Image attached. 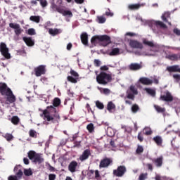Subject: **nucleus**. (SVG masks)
<instances>
[{"mask_svg":"<svg viewBox=\"0 0 180 180\" xmlns=\"http://www.w3.org/2000/svg\"><path fill=\"white\" fill-rule=\"evenodd\" d=\"M60 105L61 100L59 98H55L53 101V105L47 106L45 110L39 109V112H42V114H40L41 117H43L45 122L53 124L58 123L61 117L57 108Z\"/></svg>","mask_w":180,"mask_h":180,"instance_id":"obj_1","label":"nucleus"},{"mask_svg":"<svg viewBox=\"0 0 180 180\" xmlns=\"http://www.w3.org/2000/svg\"><path fill=\"white\" fill-rule=\"evenodd\" d=\"M0 94L2 96L6 97V105H11V103L16 102V96L6 83H0Z\"/></svg>","mask_w":180,"mask_h":180,"instance_id":"obj_2","label":"nucleus"},{"mask_svg":"<svg viewBox=\"0 0 180 180\" xmlns=\"http://www.w3.org/2000/svg\"><path fill=\"white\" fill-rule=\"evenodd\" d=\"M96 81L101 85H106L108 82H112V75L105 72H101L96 76Z\"/></svg>","mask_w":180,"mask_h":180,"instance_id":"obj_3","label":"nucleus"},{"mask_svg":"<svg viewBox=\"0 0 180 180\" xmlns=\"http://www.w3.org/2000/svg\"><path fill=\"white\" fill-rule=\"evenodd\" d=\"M0 52L5 58H11V53H9V49L6 46V44L4 42L0 43Z\"/></svg>","mask_w":180,"mask_h":180,"instance_id":"obj_4","label":"nucleus"},{"mask_svg":"<svg viewBox=\"0 0 180 180\" xmlns=\"http://www.w3.org/2000/svg\"><path fill=\"white\" fill-rule=\"evenodd\" d=\"M127 169H126V166L121 165L119 166L117 169L113 170V175L115 176H117L118 178H122L124 174H126V172Z\"/></svg>","mask_w":180,"mask_h":180,"instance_id":"obj_5","label":"nucleus"},{"mask_svg":"<svg viewBox=\"0 0 180 180\" xmlns=\"http://www.w3.org/2000/svg\"><path fill=\"white\" fill-rule=\"evenodd\" d=\"M160 100L163 101V102H172L174 101V96L169 91L167 90L164 92L163 95L160 96Z\"/></svg>","mask_w":180,"mask_h":180,"instance_id":"obj_6","label":"nucleus"},{"mask_svg":"<svg viewBox=\"0 0 180 180\" xmlns=\"http://www.w3.org/2000/svg\"><path fill=\"white\" fill-rule=\"evenodd\" d=\"M46 71L45 65H40L34 69V74L37 77H41V75H44L46 74Z\"/></svg>","mask_w":180,"mask_h":180,"instance_id":"obj_7","label":"nucleus"},{"mask_svg":"<svg viewBox=\"0 0 180 180\" xmlns=\"http://www.w3.org/2000/svg\"><path fill=\"white\" fill-rule=\"evenodd\" d=\"M99 40H100L101 46H103V47H106V46H109V44L112 43L110 37L108 35H100Z\"/></svg>","mask_w":180,"mask_h":180,"instance_id":"obj_8","label":"nucleus"},{"mask_svg":"<svg viewBox=\"0 0 180 180\" xmlns=\"http://www.w3.org/2000/svg\"><path fill=\"white\" fill-rule=\"evenodd\" d=\"M9 27L14 30L15 36H20V34H22V32H23V30L20 27V25L18 23L11 22L9 24Z\"/></svg>","mask_w":180,"mask_h":180,"instance_id":"obj_9","label":"nucleus"},{"mask_svg":"<svg viewBox=\"0 0 180 180\" xmlns=\"http://www.w3.org/2000/svg\"><path fill=\"white\" fill-rule=\"evenodd\" d=\"M113 160L109 158H105L101 160L99 164V168H108L110 164H112Z\"/></svg>","mask_w":180,"mask_h":180,"instance_id":"obj_10","label":"nucleus"},{"mask_svg":"<svg viewBox=\"0 0 180 180\" xmlns=\"http://www.w3.org/2000/svg\"><path fill=\"white\" fill-rule=\"evenodd\" d=\"M129 46L131 49H139V50H143V44L134 39H131L129 41Z\"/></svg>","mask_w":180,"mask_h":180,"instance_id":"obj_11","label":"nucleus"},{"mask_svg":"<svg viewBox=\"0 0 180 180\" xmlns=\"http://www.w3.org/2000/svg\"><path fill=\"white\" fill-rule=\"evenodd\" d=\"M13 171L15 174V176H18L19 179H20V178L23 176V172L22 171V165H16L14 167Z\"/></svg>","mask_w":180,"mask_h":180,"instance_id":"obj_12","label":"nucleus"},{"mask_svg":"<svg viewBox=\"0 0 180 180\" xmlns=\"http://www.w3.org/2000/svg\"><path fill=\"white\" fill-rule=\"evenodd\" d=\"M161 19L162 20H163V22H165V23H168L169 26H171V22L168 21V19H171V13L166 11L165 12L162 16H161Z\"/></svg>","mask_w":180,"mask_h":180,"instance_id":"obj_13","label":"nucleus"},{"mask_svg":"<svg viewBox=\"0 0 180 180\" xmlns=\"http://www.w3.org/2000/svg\"><path fill=\"white\" fill-rule=\"evenodd\" d=\"M164 161V158L162 156H160L159 158H157L156 159H153L152 162L158 168H161L162 167V162Z\"/></svg>","mask_w":180,"mask_h":180,"instance_id":"obj_14","label":"nucleus"},{"mask_svg":"<svg viewBox=\"0 0 180 180\" xmlns=\"http://www.w3.org/2000/svg\"><path fill=\"white\" fill-rule=\"evenodd\" d=\"M78 167V162L77 161H72L68 165V169L70 172L74 173L77 171V167Z\"/></svg>","mask_w":180,"mask_h":180,"instance_id":"obj_15","label":"nucleus"},{"mask_svg":"<svg viewBox=\"0 0 180 180\" xmlns=\"http://www.w3.org/2000/svg\"><path fill=\"white\" fill-rule=\"evenodd\" d=\"M166 58L167 60H170V61H178L180 60V53L176 54V53H172L166 56Z\"/></svg>","mask_w":180,"mask_h":180,"instance_id":"obj_16","label":"nucleus"},{"mask_svg":"<svg viewBox=\"0 0 180 180\" xmlns=\"http://www.w3.org/2000/svg\"><path fill=\"white\" fill-rule=\"evenodd\" d=\"M22 40L25 42V44H27L28 47L34 46V39H32L30 37H22Z\"/></svg>","mask_w":180,"mask_h":180,"instance_id":"obj_17","label":"nucleus"},{"mask_svg":"<svg viewBox=\"0 0 180 180\" xmlns=\"http://www.w3.org/2000/svg\"><path fill=\"white\" fill-rule=\"evenodd\" d=\"M89 155H91V150H89V149H86L79 157L80 161H85V160H88V158H89Z\"/></svg>","mask_w":180,"mask_h":180,"instance_id":"obj_18","label":"nucleus"},{"mask_svg":"<svg viewBox=\"0 0 180 180\" xmlns=\"http://www.w3.org/2000/svg\"><path fill=\"white\" fill-rule=\"evenodd\" d=\"M59 13L63 15V16H68L69 18H72V12L69 10H65L64 7H62L61 10H59Z\"/></svg>","mask_w":180,"mask_h":180,"instance_id":"obj_19","label":"nucleus"},{"mask_svg":"<svg viewBox=\"0 0 180 180\" xmlns=\"http://www.w3.org/2000/svg\"><path fill=\"white\" fill-rule=\"evenodd\" d=\"M139 82L142 84V85H151L153 84V80L147 77H141L139 79Z\"/></svg>","mask_w":180,"mask_h":180,"instance_id":"obj_20","label":"nucleus"},{"mask_svg":"<svg viewBox=\"0 0 180 180\" xmlns=\"http://www.w3.org/2000/svg\"><path fill=\"white\" fill-rule=\"evenodd\" d=\"M167 70L169 71V72H180L179 65H174L173 66H169L167 68Z\"/></svg>","mask_w":180,"mask_h":180,"instance_id":"obj_21","label":"nucleus"},{"mask_svg":"<svg viewBox=\"0 0 180 180\" xmlns=\"http://www.w3.org/2000/svg\"><path fill=\"white\" fill-rule=\"evenodd\" d=\"M142 67L143 66L139 63H131L129 65V70H131V71H137L141 70Z\"/></svg>","mask_w":180,"mask_h":180,"instance_id":"obj_22","label":"nucleus"},{"mask_svg":"<svg viewBox=\"0 0 180 180\" xmlns=\"http://www.w3.org/2000/svg\"><path fill=\"white\" fill-rule=\"evenodd\" d=\"M81 41L84 46L88 44V34L86 32H84L80 36Z\"/></svg>","mask_w":180,"mask_h":180,"instance_id":"obj_23","label":"nucleus"},{"mask_svg":"<svg viewBox=\"0 0 180 180\" xmlns=\"http://www.w3.org/2000/svg\"><path fill=\"white\" fill-rule=\"evenodd\" d=\"M153 141L157 144V146H162V137L160 136H156L153 139Z\"/></svg>","mask_w":180,"mask_h":180,"instance_id":"obj_24","label":"nucleus"},{"mask_svg":"<svg viewBox=\"0 0 180 180\" xmlns=\"http://www.w3.org/2000/svg\"><path fill=\"white\" fill-rule=\"evenodd\" d=\"M51 8L53 12H58V13H60V11L63 9V7L59 6L57 4H55L54 2H51Z\"/></svg>","mask_w":180,"mask_h":180,"instance_id":"obj_25","label":"nucleus"},{"mask_svg":"<svg viewBox=\"0 0 180 180\" xmlns=\"http://www.w3.org/2000/svg\"><path fill=\"white\" fill-rule=\"evenodd\" d=\"M114 109H116V105H115V103H113V102L109 101L107 104V110H108L110 113H112V111Z\"/></svg>","mask_w":180,"mask_h":180,"instance_id":"obj_26","label":"nucleus"},{"mask_svg":"<svg viewBox=\"0 0 180 180\" xmlns=\"http://www.w3.org/2000/svg\"><path fill=\"white\" fill-rule=\"evenodd\" d=\"M100 39V35L93 37L91 39V44L96 46V44H98V43L101 44V39Z\"/></svg>","mask_w":180,"mask_h":180,"instance_id":"obj_27","label":"nucleus"},{"mask_svg":"<svg viewBox=\"0 0 180 180\" xmlns=\"http://www.w3.org/2000/svg\"><path fill=\"white\" fill-rule=\"evenodd\" d=\"M155 25L157 26V27H161V29H167V25H165L162 21H155Z\"/></svg>","mask_w":180,"mask_h":180,"instance_id":"obj_28","label":"nucleus"},{"mask_svg":"<svg viewBox=\"0 0 180 180\" xmlns=\"http://www.w3.org/2000/svg\"><path fill=\"white\" fill-rule=\"evenodd\" d=\"M49 34H51V36H57V34H60V30L55 28H50L49 30Z\"/></svg>","mask_w":180,"mask_h":180,"instance_id":"obj_29","label":"nucleus"},{"mask_svg":"<svg viewBox=\"0 0 180 180\" xmlns=\"http://www.w3.org/2000/svg\"><path fill=\"white\" fill-rule=\"evenodd\" d=\"M44 161V159L39 153H37L35 158H34V162H38V164H41Z\"/></svg>","mask_w":180,"mask_h":180,"instance_id":"obj_30","label":"nucleus"},{"mask_svg":"<svg viewBox=\"0 0 180 180\" xmlns=\"http://www.w3.org/2000/svg\"><path fill=\"white\" fill-rule=\"evenodd\" d=\"M128 8L130 11H137L141 8V4H130Z\"/></svg>","mask_w":180,"mask_h":180,"instance_id":"obj_31","label":"nucleus"},{"mask_svg":"<svg viewBox=\"0 0 180 180\" xmlns=\"http://www.w3.org/2000/svg\"><path fill=\"white\" fill-rule=\"evenodd\" d=\"M30 20L34 22L35 23H40V16L32 15L30 17Z\"/></svg>","mask_w":180,"mask_h":180,"instance_id":"obj_32","label":"nucleus"},{"mask_svg":"<svg viewBox=\"0 0 180 180\" xmlns=\"http://www.w3.org/2000/svg\"><path fill=\"white\" fill-rule=\"evenodd\" d=\"M120 53V49L119 48H114L110 52L109 56H117Z\"/></svg>","mask_w":180,"mask_h":180,"instance_id":"obj_33","label":"nucleus"},{"mask_svg":"<svg viewBox=\"0 0 180 180\" xmlns=\"http://www.w3.org/2000/svg\"><path fill=\"white\" fill-rule=\"evenodd\" d=\"M145 91L147 92V94H148V95H150V96H153V98H154V96H155V91L151 88H146Z\"/></svg>","mask_w":180,"mask_h":180,"instance_id":"obj_34","label":"nucleus"},{"mask_svg":"<svg viewBox=\"0 0 180 180\" xmlns=\"http://www.w3.org/2000/svg\"><path fill=\"white\" fill-rule=\"evenodd\" d=\"M19 122H20V119H19V117L13 116L11 117V123H13V124L17 126V124H19Z\"/></svg>","mask_w":180,"mask_h":180,"instance_id":"obj_35","label":"nucleus"},{"mask_svg":"<svg viewBox=\"0 0 180 180\" xmlns=\"http://www.w3.org/2000/svg\"><path fill=\"white\" fill-rule=\"evenodd\" d=\"M67 79L69 82H71L72 84H77L79 79L72 76H68Z\"/></svg>","mask_w":180,"mask_h":180,"instance_id":"obj_36","label":"nucleus"},{"mask_svg":"<svg viewBox=\"0 0 180 180\" xmlns=\"http://www.w3.org/2000/svg\"><path fill=\"white\" fill-rule=\"evenodd\" d=\"M3 137L6 139L7 141H12V140H13V135H12V134L6 133L3 135Z\"/></svg>","mask_w":180,"mask_h":180,"instance_id":"obj_37","label":"nucleus"},{"mask_svg":"<svg viewBox=\"0 0 180 180\" xmlns=\"http://www.w3.org/2000/svg\"><path fill=\"white\" fill-rule=\"evenodd\" d=\"M37 155V153L34 150H30L27 153L28 158H30V160H34Z\"/></svg>","mask_w":180,"mask_h":180,"instance_id":"obj_38","label":"nucleus"},{"mask_svg":"<svg viewBox=\"0 0 180 180\" xmlns=\"http://www.w3.org/2000/svg\"><path fill=\"white\" fill-rule=\"evenodd\" d=\"M86 129L89 133H94L95 131V126H94L93 123H90L86 126Z\"/></svg>","mask_w":180,"mask_h":180,"instance_id":"obj_39","label":"nucleus"},{"mask_svg":"<svg viewBox=\"0 0 180 180\" xmlns=\"http://www.w3.org/2000/svg\"><path fill=\"white\" fill-rule=\"evenodd\" d=\"M154 108L158 113H165V108H161L160 105H154Z\"/></svg>","mask_w":180,"mask_h":180,"instance_id":"obj_40","label":"nucleus"},{"mask_svg":"<svg viewBox=\"0 0 180 180\" xmlns=\"http://www.w3.org/2000/svg\"><path fill=\"white\" fill-rule=\"evenodd\" d=\"M75 140H77V136H74L72 137V141H75V142H74V146H73V147H74V148L77 147V148H79V147H81V141H75Z\"/></svg>","mask_w":180,"mask_h":180,"instance_id":"obj_41","label":"nucleus"},{"mask_svg":"<svg viewBox=\"0 0 180 180\" xmlns=\"http://www.w3.org/2000/svg\"><path fill=\"white\" fill-rule=\"evenodd\" d=\"M143 44H145V46H148L149 47H154V43L151 41L147 40V39H143Z\"/></svg>","mask_w":180,"mask_h":180,"instance_id":"obj_42","label":"nucleus"},{"mask_svg":"<svg viewBox=\"0 0 180 180\" xmlns=\"http://www.w3.org/2000/svg\"><path fill=\"white\" fill-rule=\"evenodd\" d=\"M131 110L132 113H137L140 110V107H139V105L137 104H134L131 106Z\"/></svg>","mask_w":180,"mask_h":180,"instance_id":"obj_43","label":"nucleus"},{"mask_svg":"<svg viewBox=\"0 0 180 180\" xmlns=\"http://www.w3.org/2000/svg\"><path fill=\"white\" fill-rule=\"evenodd\" d=\"M24 175H25V176H32V175H33L32 169H24Z\"/></svg>","mask_w":180,"mask_h":180,"instance_id":"obj_44","label":"nucleus"},{"mask_svg":"<svg viewBox=\"0 0 180 180\" xmlns=\"http://www.w3.org/2000/svg\"><path fill=\"white\" fill-rule=\"evenodd\" d=\"M129 92L133 94L134 95H137L139 94V91H137V89L135 86L131 85L129 87Z\"/></svg>","mask_w":180,"mask_h":180,"instance_id":"obj_45","label":"nucleus"},{"mask_svg":"<svg viewBox=\"0 0 180 180\" xmlns=\"http://www.w3.org/2000/svg\"><path fill=\"white\" fill-rule=\"evenodd\" d=\"M134 94L130 93V91H127V98L128 99H131V101H134Z\"/></svg>","mask_w":180,"mask_h":180,"instance_id":"obj_46","label":"nucleus"},{"mask_svg":"<svg viewBox=\"0 0 180 180\" xmlns=\"http://www.w3.org/2000/svg\"><path fill=\"white\" fill-rule=\"evenodd\" d=\"M30 137H32L34 139H36L37 137V132L36 131L31 129L29 131Z\"/></svg>","mask_w":180,"mask_h":180,"instance_id":"obj_47","label":"nucleus"},{"mask_svg":"<svg viewBox=\"0 0 180 180\" xmlns=\"http://www.w3.org/2000/svg\"><path fill=\"white\" fill-rule=\"evenodd\" d=\"M96 108H98V109H100V110H102L105 108V105H103V103L99 101H97L96 102Z\"/></svg>","mask_w":180,"mask_h":180,"instance_id":"obj_48","label":"nucleus"},{"mask_svg":"<svg viewBox=\"0 0 180 180\" xmlns=\"http://www.w3.org/2000/svg\"><path fill=\"white\" fill-rule=\"evenodd\" d=\"M144 151V148L142 146L138 145L136 153V154H141Z\"/></svg>","mask_w":180,"mask_h":180,"instance_id":"obj_49","label":"nucleus"},{"mask_svg":"<svg viewBox=\"0 0 180 180\" xmlns=\"http://www.w3.org/2000/svg\"><path fill=\"white\" fill-rule=\"evenodd\" d=\"M97 22L98 23H105L106 22V18L103 16H98L97 17Z\"/></svg>","mask_w":180,"mask_h":180,"instance_id":"obj_50","label":"nucleus"},{"mask_svg":"<svg viewBox=\"0 0 180 180\" xmlns=\"http://www.w3.org/2000/svg\"><path fill=\"white\" fill-rule=\"evenodd\" d=\"M70 75L72 77H74L75 78H79V75L78 74V72H75L74 70L71 69L70 70Z\"/></svg>","mask_w":180,"mask_h":180,"instance_id":"obj_51","label":"nucleus"},{"mask_svg":"<svg viewBox=\"0 0 180 180\" xmlns=\"http://www.w3.org/2000/svg\"><path fill=\"white\" fill-rule=\"evenodd\" d=\"M27 33L30 36H34V34H36V30L33 28H30L27 30Z\"/></svg>","mask_w":180,"mask_h":180,"instance_id":"obj_52","label":"nucleus"},{"mask_svg":"<svg viewBox=\"0 0 180 180\" xmlns=\"http://www.w3.org/2000/svg\"><path fill=\"white\" fill-rule=\"evenodd\" d=\"M144 134H146V136H151V134H153V131L150 128H146Z\"/></svg>","mask_w":180,"mask_h":180,"instance_id":"obj_53","label":"nucleus"},{"mask_svg":"<svg viewBox=\"0 0 180 180\" xmlns=\"http://www.w3.org/2000/svg\"><path fill=\"white\" fill-rule=\"evenodd\" d=\"M39 1L40 2V5L41 6H42V8H46V6H47V1L46 0H37Z\"/></svg>","mask_w":180,"mask_h":180,"instance_id":"obj_54","label":"nucleus"},{"mask_svg":"<svg viewBox=\"0 0 180 180\" xmlns=\"http://www.w3.org/2000/svg\"><path fill=\"white\" fill-rule=\"evenodd\" d=\"M138 140L140 141L141 143H143L144 141V136L143 135V133L139 132L138 134Z\"/></svg>","mask_w":180,"mask_h":180,"instance_id":"obj_55","label":"nucleus"},{"mask_svg":"<svg viewBox=\"0 0 180 180\" xmlns=\"http://www.w3.org/2000/svg\"><path fill=\"white\" fill-rule=\"evenodd\" d=\"M57 178V175L55 174H49V180H56Z\"/></svg>","mask_w":180,"mask_h":180,"instance_id":"obj_56","label":"nucleus"},{"mask_svg":"<svg viewBox=\"0 0 180 180\" xmlns=\"http://www.w3.org/2000/svg\"><path fill=\"white\" fill-rule=\"evenodd\" d=\"M94 65L95 67H101V60H99V59H95L94 61Z\"/></svg>","mask_w":180,"mask_h":180,"instance_id":"obj_57","label":"nucleus"},{"mask_svg":"<svg viewBox=\"0 0 180 180\" xmlns=\"http://www.w3.org/2000/svg\"><path fill=\"white\" fill-rule=\"evenodd\" d=\"M8 180H19V177L15 175H11L8 176Z\"/></svg>","mask_w":180,"mask_h":180,"instance_id":"obj_58","label":"nucleus"},{"mask_svg":"<svg viewBox=\"0 0 180 180\" xmlns=\"http://www.w3.org/2000/svg\"><path fill=\"white\" fill-rule=\"evenodd\" d=\"M173 33H174L176 36H180V30L178 28H174L173 30Z\"/></svg>","mask_w":180,"mask_h":180,"instance_id":"obj_59","label":"nucleus"},{"mask_svg":"<svg viewBox=\"0 0 180 180\" xmlns=\"http://www.w3.org/2000/svg\"><path fill=\"white\" fill-rule=\"evenodd\" d=\"M103 94H104V95H109V94H110V89H103Z\"/></svg>","mask_w":180,"mask_h":180,"instance_id":"obj_60","label":"nucleus"},{"mask_svg":"<svg viewBox=\"0 0 180 180\" xmlns=\"http://www.w3.org/2000/svg\"><path fill=\"white\" fill-rule=\"evenodd\" d=\"M173 78L176 79L177 82L180 81V75H173Z\"/></svg>","mask_w":180,"mask_h":180,"instance_id":"obj_61","label":"nucleus"},{"mask_svg":"<svg viewBox=\"0 0 180 180\" xmlns=\"http://www.w3.org/2000/svg\"><path fill=\"white\" fill-rule=\"evenodd\" d=\"M146 167L148 169H149V171H153V165H151L150 163H148L146 164Z\"/></svg>","mask_w":180,"mask_h":180,"instance_id":"obj_62","label":"nucleus"},{"mask_svg":"<svg viewBox=\"0 0 180 180\" xmlns=\"http://www.w3.org/2000/svg\"><path fill=\"white\" fill-rule=\"evenodd\" d=\"M106 16H113V13L110 12V10L108 9V11L105 12Z\"/></svg>","mask_w":180,"mask_h":180,"instance_id":"obj_63","label":"nucleus"},{"mask_svg":"<svg viewBox=\"0 0 180 180\" xmlns=\"http://www.w3.org/2000/svg\"><path fill=\"white\" fill-rule=\"evenodd\" d=\"M145 179H146V174H141L139 176V180H145Z\"/></svg>","mask_w":180,"mask_h":180,"instance_id":"obj_64","label":"nucleus"}]
</instances>
